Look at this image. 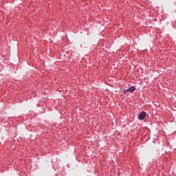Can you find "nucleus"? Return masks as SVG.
<instances>
[{"label":"nucleus","mask_w":176,"mask_h":176,"mask_svg":"<svg viewBox=\"0 0 176 176\" xmlns=\"http://www.w3.org/2000/svg\"><path fill=\"white\" fill-rule=\"evenodd\" d=\"M145 116H146V113L145 111H142L139 114L138 119L140 120H144Z\"/></svg>","instance_id":"f257e3e1"},{"label":"nucleus","mask_w":176,"mask_h":176,"mask_svg":"<svg viewBox=\"0 0 176 176\" xmlns=\"http://www.w3.org/2000/svg\"><path fill=\"white\" fill-rule=\"evenodd\" d=\"M134 90H135V87H131L128 89H126V91H129V93H133V91H134Z\"/></svg>","instance_id":"f03ea898"},{"label":"nucleus","mask_w":176,"mask_h":176,"mask_svg":"<svg viewBox=\"0 0 176 176\" xmlns=\"http://www.w3.org/2000/svg\"><path fill=\"white\" fill-rule=\"evenodd\" d=\"M127 93H129V91H127V90L124 91V94H127Z\"/></svg>","instance_id":"7ed1b4c3"}]
</instances>
